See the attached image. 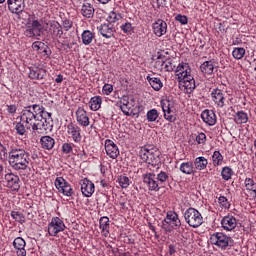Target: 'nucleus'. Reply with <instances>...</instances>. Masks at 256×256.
I'll use <instances>...</instances> for the list:
<instances>
[{
	"label": "nucleus",
	"mask_w": 256,
	"mask_h": 256,
	"mask_svg": "<svg viewBox=\"0 0 256 256\" xmlns=\"http://www.w3.org/2000/svg\"><path fill=\"white\" fill-rule=\"evenodd\" d=\"M8 162L16 171L27 170L31 162L30 153L23 148H11L8 152Z\"/></svg>",
	"instance_id": "obj_1"
},
{
	"label": "nucleus",
	"mask_w": 256,
	"mask_h": 256,
	"mask_svg": "<svg viewBox=\"0 0 256 256\" xmlns=\"http://www.w3.org/2000/svg\"><path fill=\"white\" fill-rule=\"evenodd\" d=\"M176 76L178 82L182 85V87H184V91L186 94H192L194 89L197 88L195 80L191 75V68L189 64H179L176 70Z\"/></svg>",
	"instance_id": "obj_2"
},
{
	"label": "nucleus",
	"mask_w": 256,
	"mask_h": 256,
	"mask_svg": "<svg viewBox=\"0 0 256 256\" xmlns=\"http://www.w3.org/2000/svg\"><path fill=\"white\" fill-rule=\"evenodd\" d=\"M54 127L52 113H46L43 117L35 120L26 126V129L31 130L34 136L47 135L52 132Z\"/></svg>",
	"instance_id": "obj_3"
},
{
	"label": "nucleus",
	"mask_w": 256,
	"mask_h": 256,
	"mask_svg": "<svg viewBox=\"0 0 256 256\" xmlns=\"http://www.w3.org/2000/svg\"><path fill=\"white\" fill-rule=\"evenodd\" d=\"M139 156L144 163H148V170L154 168L157 172L160 169V167L157 165L161 163V152L155 146H142Z\"/></svg>",
	"instance_id": "obj_4"
},
{
	"label": "nucleus",
	"mask_w": 256,
	"mask_h": 256,
	"mask_svg": "<svg viewBox=\"0 0 256 256\" xmlns=\"http://www.w3.org/2000/svg\"><path fill=\"white\" fill-rule=\"evenodd\" d=\"M49 112L46 111L45 107L40 104H31L24 106L22 112H20V121L26 124V126L34 123L39 118L45 116Z\"/></svg>",
	"instance_id": "obj_5"
},
{
	"label": "nucleus",
	"mask_w": 256,
	"mask_h": 256,
	"mask_svg": "<svg viewBox=\"0 0 256 256\" xmlns=\"http://www.w3.org/2000/svg\"><path fill=\"white\" fill-rule=\"evenodd\" d=\"M210 244L218 247L221 251H229L234 246V240L225 233L217 232L210 235Z\"/></svg>",
	"instance_id": "obj_6"
},
{
	"label": "nucleus",
	"mask_w": 256,
	"mask_h": 256,
	"mask_svg": "<svg viewBox=\"0 0 256 256\" xmlns=\"http://www.w3.org/2000/svg\"><path fill=\"white\" fill-rule=\"evenodd\" d=\"M184 218L185 222L189 225V227H192L193 229L199 228L203 223V217L201 212L193 207H189L184 212Z\"/></svg>",
	"instance_id": "obj_7"
},
{
	"label": "nucleus",
	"mask_w": 256,
	"mask_h": 256,
	"mask_svg": "<svg viewBox=\"0 0 256 256\" xmlns=\"http://www.w3.org/2000/svg\"><path fill=\"white\" fill-rule=\"evenodd\" d=\"M156 170L149 168L146 173L142 175L143 183L146 184L148 190L159 192L160 191V182L156 178Z\"/></svg>",
	"instance_id": "obj_8"
},
{
	"label": "nucleus",
	"mask_w": 256,
	"mask_h": 256,
	"mask_svg": "<svg viewBox=\"0 0 256 256\" xmlns=\"http://www.w3.org/2000/svg\"><path fill=\"white\" fill-rule=\"evenodd\" d=\"M160 106H162L164 119L169 123H175L177 115L174 112V104L168 99H163L160 101Z\"/></svg>",
	"instance_id": "obj_9"
},
{
	"label": "nucleus",
	"mask_w": 256,
	"mask_h": 256,
	"mask_svg": "<svg viewBox=\"0 0 256 256\" xmlns=\"http://www.w3.org/2000/svg\"><path fill=\"white\" fill-rule=\"evenodd\" d=\"M66 230V225L59 217H53L48 224V234L50 237H57L60 232Z\"/></svg>",
	"instance_id": "obj_10"
},
{
	"label": "nucleus",
	"mask_w": 256,
	"mask_h": 256,
	"mask_svg": "<svg viewBox=\"0 0 256 256\" xmlns=\"http://www.w3.org/2000/svg\"><path fill=\"white\" fill-rule=\"evenodd\" d=\"M55 187L58 192L62 193L65 197H71L74 194L73 188L70 186L69 182L62 177L55 179Z\"/></svg>",
	"instance_id": "obj_11"
},
{
	"label": "nucleus",
	"mask_w": 256,
	"mask_h": 256,
	"mask_svg": "<svg viewBox=\"0 0 256 256\" xmlns=\"http://www.w3.org/2000/svg\"><path fill=\"white\" fill-rule=\"evenodd\" d=\"M66 133H68V137L72 139L74 143L80 144L82 143V130L78 125L74 123H69L68 126H66Z\"/></svg>",
	"instance_id": "obj_12"
},
{
	"label": "nucleus",
	"mask_w": 256,
	"mask_h": 256,
	"mask_svg": "<svg viewBox=\"0 0 256 256\" xmlns=\"http://www.w3.org/2000/svg\"><path fill=\"white\" fill-rule=\"evenodd\" d=\"M164 223L167 225H172L173 230H178L179 233H182V221L179 219L178 214L174 211L167 212Z\"/></svg>",
	"instance_id": "obj_13"
},
{
	"label": "nucleus",
	"mask_w": 256,
	"mask_h": 256,
	"mask_svg": "<svg viewBox=\"0 0 256 256\" xmlns=\"http://www.w3.org/2000/svg\"><path fill=\"white\" fill-rule=\"evenodd\" d=\"M7 7L12 15H22L25 8L24 0H7Z\"/></svg>",
	"instance_id": "obj_14"
},
{
	"label": "nucleus",
	"mask_w": 256,
	"mask_h": 256,
	"mask_svg": "<svg viewBox=\"0 0 256 256\" xmlns=\"http://www.w3.org/2000/svg\"><path fill=\"white\" fill-rule=\"evenodd\" d=\"M210 95L212 102L217 106V108L223 109L225 107L226 97L225 93L221 89H213Z\"/></svg>",
	"instance_id": "obj_15"
},
{
	"label": "nucleus",
	"mask_w": 256,
	"mask_h": 256,
	"mask_svg": "<svg viewBox=\"0 0 256 256\" xmlns=\"http://www.w3.org/2000/svg\"><path fill=\"white\" fill-rule=\"evenodd\" d=\"M48 35L53 40L61 39V37L63 35L62 25L55 20L50 21L49 27H48Z\"/></svg>",
	"instance_id": "obj_16"
},
{
	"label": "nucleus",
	"mask_w": 256,
	"mask_h": 256,
	"mask_svg": "<svg viewBox=\"0 0 256 256\" xmlns=\"http://www.w3.org/2000/svg\"><path fill=\"white\" fill-rule=\"evenodd\" d=\"M104 148L105 152L107 153L108 157L111 159H116L120 156V150L119 147L114 143L111 139H106L104 141Z\"/></svg>",
	"instance_id": "obj_17"
},
{
	"label": "nucleus",
	"mask_w": 256,
	"mask_h": 256,
	"mask_svg": "<svg viewBox=\"0 0 256 256\" xmlns=\"http://www.w3.org/2000/svg\"><path fill=\"white\" fill-rule=\"evenodd\" d=\"M79 184L81 186L82 196L87 197V198L92 197V195L95 191V186H94L93 182L90 179L84 178V179L80 180Z\"/></svg>",
	"instance_id": "obj_18"
},
{
	"label": "nucleus",
	"mask_w": 256,
	"mask_h": 256,
	"mask_svg": "<svg viewBox=\"0 0 256 256\" xmlns=\"http://www.w3.org/2000/svg\"><path fill=\"white\" fill-rule=\"evenodd\" d=\"M98 33L102 35L105 39H111L115 35V26L111 23H104L97 26Z\"/></svg>",
	"instance_id": "obj_19"
},
{
	"label": "nucleus",
	"mask_w": 256,
	"mask_h": 256,
	"mask_svg": "<svg viewBox=\"0 0 256 256\" xmlns=\"http://www.w3.org/2000/svg\"><path fill=\"white\" fill-rule=\"evenodd\" d=\"M167 30H168V24L166 23L165 20L157 19V21H155V23L152 24V32L157 37H162L163 35H166Z\"/></svg>",
	"instance_id": "obj_20"
},
{
	"label": "nucleus",
	"mask_w": 256,
	"mask_h": 256,
	"mask_svg": "<svg viewBox=\"0 0 256 256\" xmlns=\"http://www.w3.org/2000/svg\"><path fill=\"white\" fill-rule=\"evenodd\" d=\"M237 227V219L233 215L228 214L221 219V228L224 231H234Z\"/></svg>",
	"instance_id": "obj_21"
},
{
	"label": "nucleus",
	"mask_w": 256,
	"mask_h": 256,
	"mask_svg": "<svg viewBox=\"0 0 256 256\" xmlns=\"http://www.w3.org/2000/svg\"><path fill=\"white\" fill-rule=\"evenodd\" d=\"M4 180H6L7 182V187L10 188L12 191L20 190L19 176L15 175L14 173H7L6 175H4Z\"/></svg>",
	"instance_id": "obj_22"
},
{
	"label": "nucleus",
	"mask_w": 256,
	"mask_h": 256,
	"mask_svg": "<svg viewBox=\"0 0 256 256\" xmlns=\"http://www.w3.org/2000/svg\"><path fill=\"white\" fill-rule=\"evenodd\" d=\"M27 243L22 237H17L14 242H12V246H14L16 250V256H27V250H25V246Z\"/></svg>",
	"instance_id": "obj_23"
},
{
	"label": "nucleus",
	"mask_w": 256,
	"mask_h": 256,
	"mask_svg": "<svg viewBox=\"0 0 256 256\" xmlns=\"http://www.w3.org/2000/svg\"><path fill=\"white\" fill-rule=\"evenodd\" d=\"M201 118L209 126H214L217 122V116L213 110L205 109L201 114Z\"/></svg>",
	"instance_id": "obj_24"
},
{
	"label": "nucleus",
	"mask_w": 256,
	"mask_h": 256,
	"mask_svg": "<svg viewBox=\"0 0 256 256\" xmlns=\"http://www.w3.org/2000/svg\"><path fill=\"white\" fill-rule=\"evenodd\" d=\"M76 116H77V122L81 127H84V128L89 127L90 118L87 116V112L84 110L83 107L78 108L76 112Z\"/></svg>",
	"instance_id": "obj_25"
},
{
	"label": "nucleus",
	"mask_w": 256,
	"mask_h": 256,
	"mask_svg": "<svg viewBox=\"0 0 256 256\" xmlns=\"http://www.w3.org/2000/svg\"><path fill=\"white\" fill-rule=\"evenodd\" d=\"M45 76L46 70L38 67L30 68V73H28V77L32 80H43Z\"/></svg>",
	"instance_id": "obj_26"
},
{
	"label": "nucleus",
	"mask_w": 256,
	"mask_h": 256,
	"mask_svg": "<svg viewBox=\"0 0 256 256\" xmlns=\"http://www.w3.org/2000/svg\"><path fill=\"white\" fill-rule=\"evenodd\" d=\"M40 144H41V147L42 149H45V150H52L55 146V139L52 138L51 136L49 135H46V136H42L40 138Z\"/></svg>",
	"instance_id": "obj_27"
},
{
	"label": "nucleus",
	"mask_w": 256,
	"mask_h": 256,
	"mask_svg": "<svg viewBox=\"0 0 256 256\" xmlns=\"http://www.w3.org/2000/svg\"><path fill=\"white\" fill-rule=\"evenodd\" d=\"M200 69L205 75H213L215 69V60L212 59L205 61L203 64H201Z\"/></svg>",
	"instance_id": "obj_28"
},
{
	"label": "nucleus",
	"mask_w": 256,
	"mask_h": 256,
	"mask_svg": "<svg viewBox=\"0 0 256 256\" xmlns=\"http://www.w3.org/2000/svg\"><path fill=\"white\" fill-rule=\"evenodd\" d=\"M94 7L90 3H84L81 6V15L86 19H92L94 16Z\"/></svg>",
	"instance_id": "obj_29"
},
{
	"label": "nucleus",
	"mask_w": 256,
	"mask_h": 256,
	"mask_svg": "<svg viewBox=\"0 0 256 256\" xmlns=\"http://www.w3.org/2000/svg\"><path fill=\"white\" fill-rule=\"evenodd\" d=\"M156 66H160V70L165 72H172L176 68V65L172 63L171 59H166L165 61H157Z\"/></svg>",
	"instance_id": "obj_30"
},
{
	"label": "nucleus",
	"mask_w": 256,
	"mask_h": 256,
	"mask_svg": "<svg viewBox=\"0 0 256 256\" xmlns=\"http://www.w3.org/2000/svg\"><path fill=\"white\" fill-rule=\"evenodd\" d=\"M111 226V221L108 217L103 216L100 218V230L103 233L104 237H108L109 229Z\"/></svg>",
	"instance_id": "obj_31"
},
{
	"label": "nucleus",
	"mask_w": 256,
	"mask_h": 256,
	"mask_svg": "<svg viewBox=\"0 0 256 256\" xmlns=\"http://www.w3.org/2000/svg\"><path fill=\"white\" fill-rule=\"evenodd\" d=\"M179 169L185 175H193L196 172L192 162L181 163Z\"/></svg>",
	"instance_id": "obj_32"
},
{
	"label": "nucleus",
	"mask_w": 256,
	"mask_h": 256,
	"mask_svg": "<svg viewBox=\"0 0 256 256\" xmlns=\"http://www.w3.org/2000/svg\"><path fill=\"white\" fill-rule=\"evenodd\" d=\"M147 81L155 91H160L163 88V82L160 78L147 76Z\"/></svg>",
	"instance_id": "obj_33"
},
{
	"label": "nucleus",
	"mask_w": 256,
	"mask_h": 256,
	"mask_svg": "<svg viewBox=\"0 0 256 256\" xmlns=\"http://www.w3.org/2000/svg\"><path fill=\"white\" fill-rule=\"evenodd\" d=\"M208 160L205 157H197L194 160V169L202 171L207 168Z\"/></svg>",
	"instance_id": "obj_34"
},
{
	"label": "nucleus",
	"mask_w": 256,
	"mask_h": 256,
	"mask_svg": "<svg viewBox=\"0 0 256 256\" xmlns=\"http://www.w3.org/2000/svg\"><path fill=\"white\" fill-rule=\"evenodd\" d=\"M94 39V34L90 30H84L81 34L82 44L89 46Z\"/></svg>",
	"instance_id": "obj_35"
},
{
	"label": "nucleus",
	"mask_w": 256,
	"mask_h": 256,
	"mask_svg": "<svg viewBox=\"0 0 256 256\" xmlns=\"http://www.w3.org/2000/svg\"><path fill=\"white\" fill-rule=\"evenodd\" d=\"M101 104L102 98L100 96H95L89 100L90 110L92 111H98L101 108Z\"/></svg>",
	"instance_id": "obj_36"
},
{
	"label": "nucleus",
	"mask_w": 256,
	"mask_h": 256,
	"mask_svg": "<svg viewBox=\"0 0 256 256\" xmlns=\"http://www.w3.org/2000/svg\"><path fill=\"white\" fill-rule=\"evenodd\" d=\"M156 180L160 185H166L170 181V174L168 172L160 171L156 175Z\"/></svg>",
	"instance_id": "obj_37"
},
{
	"label": "nucleus",
	"mask_w": 256,
	"mask_h": 256,
	"mask_svg": "<svg viewBox=\"0 0 256 256\" xmlns=\"http://www.w3.org/2000/svg\"><path fill=\"white\" fill-rule=\"evenodd\" d=\"M232 176H233V170L231 167H229V166L222 167V169H221L222 180L229 181V180H231Z\"/></svg>",
	"instance_id": "obj_38"
},
{
	"label": "nucleus",
	"mask_w": 256,
	"mask_h": 256,
	"mask_svg": "<svg viewBox=\"0 0 256 256\" xmlns=\"http://www.w3.org/2000/svg\"><path fill=\"white\" fill-rule=\"evenodd\" d=\"M248 122V114L243 111L236 112L235 114V123L236 124H245Z\"/></svg>",
	"instance_id": "obj_39"
},
{
	"label": "nucleus",
	"mask_w": 256,
	"mask_h": 256,
	"mask_svg": "<svg viewBox=\"0 0 256 256\" xmlns=\"http://www.w3.org/2000/svg\"><path fill=\"white\" fill-rule=\"evenodd\" d=\"M245 55H246L245 48L238 47L233 49L232 56L235 60H241L244 58Z\"/></svg>",
	"instance_id": "obj_40"
},
{
	"label": "nucleus",
	"mask_w": 256,
	"mask_h": 256,
	"mask_svg": "<svg viewBox=\"0 0 256 256\" xmlns=\"http://www.w3.org/2000/svg\"><path fill=\"white\" fill-rule=\"evenodd\" d=\"M122 18H123V16H122L121 13H117L115 11H111L109 13L107 21L109 22L108 24H113V23H116L118 21H121Z\"/></svg>",
	"instance_id": "obj_41"
},
{
	"label": "nucleus",
	"mask_w": 256,
	"mask_h": 256,
	"mask_svg": "<svg viewBox=\"0 0 256 256\" xmlns=\"http://www.w3.org/2000/svg\"><path fill=\"white\" fill-rule=\"evenodd\" d=\"M223 156L221 154V152L219 151H215L213 152V155H212V162H213V165L216 167V166H221L222 163H223Z\"/></svg>",
	"instance_id": "obj_42"
},
{
	"label": "nucleus",
	"mask_w": 256,
	"mask_h": 256,
	"mask_svg": "<svg viewBox=\"0 0 256 256\" xmlns=\"http://www.w3.org/2000/svg\"><path fill=\"white\" fill-rule=\"evenodd\" d=\"M244 185L246 186V190L252 191L256 194V183L252 178H246L244 180Z\"/></svg>",
	"instance_id": "obj_43"
},
{
	"label": "nucleus",
	"mask_w": 256,
	"mask_h": 256,
	"mask_svg": "<svg viewBox=\"0 0 256 256\" xmlns=\"http://www.w3.org/2000/svg\"><path fill=\"white\" fill-rule=\"evenodd\" d=\"M159 118V112L156 109H151L147 112L148 123H154Z\"/></svg>",
	"instance_id": "obj_44"
},
{
	"label": "nucleus",
	"mask_w": 256,
	"mask_h": 256,
	"mask_svg": "<svg viewBox=\"0 0 256 256\" xmlns=\"http://www.w3.org/2000/svg\"><path fill=\"white\" fill-rule=\"evenodd\" d=\"M10 216L12 219H14L16 222L23 224L25 223V217L23 213L17 212V211H11Z\"/></svg>",
	"instance_id": "obj_45"
},
{
	"label": "nucleus",
	"mask_w": 256,
	"mask_h": 256,
	"mask_svg": "<svg viewBox=\"0 0 256 256\" xmlns=\"http://www.w3.org/2000/svg\"><path fill=\"white\" fill-rule=\"evenodd\" d=\"M119 186L123 189H127L130 185V179L127 176L120 175L117 179Z\"/></svg>",
	"instance_id": "obj_46"
},
{
	"label": "nucleus",
	"mask_w": 256,
	"mask_h": 256,
	"mask_svg": "<svg viewBox=\"0 0 256 256\" xmlns=\"http://www.w3.org/2000/svg\"><path fill=\"white\" fill-rule=\"evenodd\" d=\"M40 34L38 31H36L35 29H32L30 27H26V30L24 31V35L27 38H35V37H40Z\"/></svg>",
	"instance_id": "obj_47"
},
{
	"label": "nucleus",
	"mask_w": 256,
	"mask_h": 256,
	"mask_svg": "<svg viewBox=\"0 0 256 256\" xmlns=\"http://www.w3.org/2000/svg\"><path fill=\"white\" fill-rule=\"evenodd\" d=\"M15 130H16V133L19 136H24L27 133V129H26L25 125L22 122H17L16 123Z\"/></svg>",
	"instance_id": "obj_48"
},
{
	"label": "nucleus",
	"mask_w": 256,
	"mask_h": 256,
	"mask_svg": "<svg viewBox=\"0 0 256 256\" xmlns=\"http://www.w3.org/2000/svg\"><path fill=\"white\" fill-rule=\"evenodd\" d=\"M46 46L47 45L45 43H43L42 41H35L32 44V49H33V51L40 53L42 51V49H46Z\"/></svg>",
	"instance_id": "obj_49"
},
{
	"label": "nucleus",
	"mask_w": 256,
	"mask_h": 256,
	"mask_svg": "<svg viewBox=\"0 0 256 256\" xmlns=\"http://www.w3.org/2000/svg\"><path fill=\"white\" fill-rule=\"evenodd\" d=\"M74 146L75 145L73 143H64L62 145V152H63V154L69 155V154L73 153V147Z\"/></svg>",
	"instance_id": "obj_50"
},
{
	"label": "nucleus",
	"mask_w": 256,
	"mask_h": 256,
	"mask_svg": "<svg viewBox=\"0 0 256 256\" xmlns=\"http://www.w3.org/2000/svg\"><path fill=\"white\" fill-rule=\"evenodd\" d=\"M28 27L32 28L33 30H35L39 33H43V25L40 24V22L38 20H33L31 25Z\"/></svg>",
	"instance_id": "obj_51"
},
{
	"label": "nucleus",
	"mask_w": 256,
	"mask_h": 256,
	"mask_svg": "<svg viewBox=\"0 0 256 256\" xmlns=\"http://www.w3.org/2000/svg\"><path fill=\"white\" fill-rule=\"evenodd\" d=\"M218 203L224 209H229L230 208V202H229L228 198L225 197V196H220L218 198Z\"/></svg>",
	"instance_id": "obj_52"
},
{
	"label": "nucleus",
	"mask_w": 256,
	"mask_h": 256,
	"mask_svg": "<svg viewBox=\"0 0 256 256\" xmlns=\"http://www.w3.org/2000/svg\"><path fill=\"white\" fill-rule=\"evenodd\" d=\"M120 30H122L124 34L129 35L133 31V26L131 23L126 22L125 24H122V26H120Z\"/></svg>",
	"instance_id": "obj_53"
},
{
	"label": "nucleus",
	"mask_w": 256,
	"mask_h": 256,
	"mask_svg": "<svg viewBox=\"0 0 256 256\" xmlns=\"http://www.w3.org/2000/svg\"><path fill=\"white\" fill-rule=\"evenodd\" d=\"M114 87L112 84H104L102 88L103 95H111L113 93Z\"/></svg>",
	"instance_id": "obj_54"
},
{
	"label": "nucleus",
	"mask_w": 256,
	"mask_h": 256,
	"mask_svg": "<svg viewBox=\"0 0 256 256\" xmlns=\"http://www.w3.org/2000/svg\"><path fill=\"white\" fill-rule=\"evenodd\" d=\"M195 140H196V143H197V144H205L206 141H207L206 134L203 133V132L199 133V134L196 136Z\"/></svg>",
	"instance_id": "obj_55"
},
{
	"label": "nucleus",
	"mask_w": 256,
	"mask_h": 256,
	"mask_svg": "<svg viewBox=\"0 0 256 256\" xmlns=\"http://www.w3.org/2000/svg\"><path fill=\"white\" fill-rule=\"evenodd\" d=\"M176 21H178L181 25H187V23L189 22V19L187 18V16L185 15H181V14H178L176 17H175Z\"/></svg>",
	"instance_id": "obj_56"
},
{
	"label": "nucleus",
	"mask_w": 256,
	"mask_h": 256,
	"mask_svg": "<svg viewBox=\"0 0 256 256\" xmlns=\"http://www.w3.org/2000/svg\"><path fill=\"white\" fill-rule=\"evenodd\" d=\"M7 157V148L0 143V160L3 161Z\"/></svg>",
	"instance_id": "obj_57"
},
{
	"label": "nucleus",
	"mask_w": 256,
	"mask_h": 256,
	"mask_svg": "<svg viewBox=\"0 0 256 256\" xmlns=\"http://www.w3.org/2000/svg\"><path fill=\"white\" fill-rule=\"evenodd\" d=\"M63 28L65 31H69L71 28H73V22H71L69 19H64Z\"/></svg>",
	"instance_id": "obj_58"
},
{
	"label": "nucleus",
	"mask_w": 256,
	"mask_h": 256,
	"mask_svg": "<svg viewBox=\"0 0 256 256\" xmlns=\"http://www.w3.org/2000/svg\"><path fill=\"white\" fill-rule=\"evenodd\" d=\"M120 105L129 106V97L124 95L122 98H120V101L117 103V106Z\"/></svg>",
	"instance_id": "obj_59"
},
{
	"label": "nucleus",
	"mask_w": 256,
	"mask_h": 256,
	"mask_svg": "<svg viewBox=\"0 0 256 256\" xmlns=\"http://www.w3.org/2000/svg\"><path fill=\"white\" fill-rule=\"evenodd\" d=\"M16 111H17V106L15 104L7 105V112L10 115H15Z\"/></svg>",
	"instance_id": "obj_60"
},
{
	"label": "nucleus",
	"mask_w": 256,
	"mask_h": 256,
	"mask_svg": "<svg viewBox=\"0 0 256 256\" xmlns=\"http://www.w3.org/2000/svg\"><path fill=\"white\" fill-rule=\"evenodd\" d=\"M120 110L124 113L126 116H130L131 109L128 107V105H119Z\"/></svg>",
	"instance_id": "obj_61"
},
{
	"label": "nucleus",
	"mask_w": 256,
	"mask_h": 256,
	"mask_svg": "<svg viewBox=\"0 0 256 256\" xmlns=\"http://www.w3.org/2000/svg\"><path fill=\"white\" fill-rule=\"evenodd\" d=\"M39 54H43L46 56L51 55V51L49 50V46H46V48H43L42 51L39 52Z\"/></svg>",
	"instance_id": "obj_62"
},
{
	"label": "nucleus",
	"mask_w": 256,
	"mask_h": 256,
	"mask_svg": "<svg viewBox=\"0 0 256 256\" xmlns=\"http://www.w3.org/2000/svg\"><path fill=\"white\" fill-rule=\"evenodd\" d=\"M148 227H149L150 231H152V233H154L155 237H156L157 239H159L160 236L156 233V228H155V226H153L152 223H149V224H148Z\"/></svg>",
	"instance_id": "obj_63"
},
{
	"label": "nucleus",
	"mask_w": 256,
	"mask_h": 256,
	"mask_svg": "<svg viewBox=\"0 0 256 256\" xmlns=\"http://www.w3.org/2000/svg\"><path fill=\"white\" fill-rule=\"evenodd\" d=\"M241 44H243V40H241V38H235V39H233V41H232V45H233V46H239V45H241Z\"/></svg>",
	"instance_id": "obj_64"
}]
</instances>
